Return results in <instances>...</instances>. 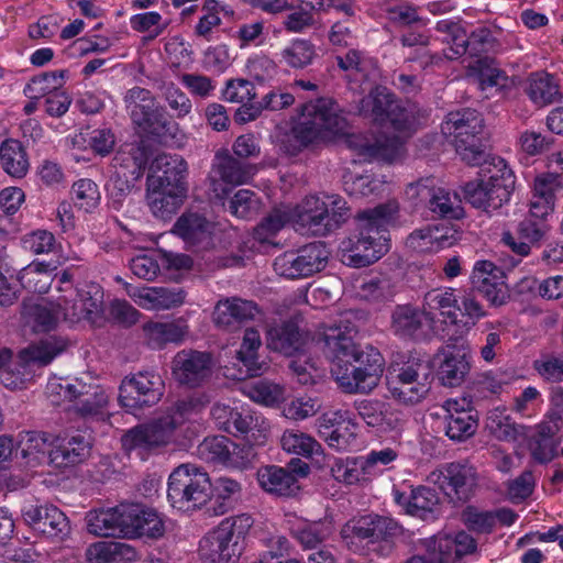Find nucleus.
Masks as SVG:
<instances>
[{
	"mask_svg": "<svg viewBox=\"0 0 563 563\" xmlns=\"http://www.w3.org/2000/svg\"><path fill=\"white\" fill-rule=\"evenodd\" d=\"M257 481L264 490L278 496H290L299 489L297 477L275 465L260 468Z\"/></svg>",
	"mask_w": 563,
	"mask_h": 563,
	"instance_id": "50",
	"label": "nucleus"
},
{
	"mask_svg": "<svg viewBox=\"0 0 563 563\" xmlns=\"http://www.w3.org/2000/svg\"><path fill=\"white\" fill-rule=\"evenodd\" d=\"M89 533L97 537H124V504L113 508L90 510L86 516Z\"/></svg>",
	"mask_w": 563,
	"mask_h": 563,
	"instance_id": "38",
	"label": "nucleus"
},
{
	"mask_svg": "<svg viewBox=\"0 0 563 563\" xmlns=\"http://www.w3.org/2000/svg\"><path fill=\"white\" fill-rule=\"evenodd\" d=\"M550 410L544 415L543 420L536 426L537 437L552 440V438L563 429V410L561 404L563 401V388L555 387L551 394Z\"/></svg>",
	"mask_w": 563,
	"mask_h": 563,
	"instance_id": "61",
	"label": "nucleus"
},
{
	"mask_svg": "<svg viewBox=\"0 0 563 563\" xmlns=\"http://www.w3.org/2000/svg\"><path fill=\"white\" fill-rule=\"evenodd\" d=\"M0 163L3 170L14 178H23L30 167L24 147L18 140L8 139L0 145Z\"/></svg>",
	"mask_w": 563,
	"mask_h": 563,
	"instance_id": "54",
	"label": "nucleus"
},
{
	"mask_svg": "<svg viewBox=\"0 0 563 563\" xmlns=\"http://www.w3.org/2000/svg\"><path fill=\"white\" fill-rule=\"evenodd\" d=\"M346 201L336 194L319 192L306 196L295 207L289 206L290 225L301 234L325 235L349 218Z\"/></svg>",
	"mask_w": 563,
	"mask_h": 563,
	"instance_id": "6",
	"label": "nucleus"
},
{
	"mask_svg": "<svg viewBox=\"0 0 563 563\" xmlns=\"http://www.w3.org/2000/svg\"><path fill=\"white\" fill-rule=\"evenodd\" d=\"M253 522L246 514L224 518L200 540V558L205 563H236L241 554L240 541Z\"/></svg>",
	"mask_w": 563,
	"mask_h": 563,
	"instance_id": "8",
	"label": "nucleus"
},
{
	"mask_svg": "<svg viewBox=\"0 0 563 563\" xmlns=\"http://www.w3.org/2000/svg\"><path fill=\"white\" fill-rule=\"evenodd\" d=\"M398 211V202L391 200L361 212L358 232L343 239L339 245L341 262L365 267L383 257L389 250L388 228L396 224Z\"/></svg>",
	"mask_w": 563,
	"mask_h": 563,
	"instance_id": "3",
	"label": "nucleus"
},
{
	"mask_svg": "<svg viewBox=\"0 0 563 563\" xmlns=\"http://www.w3.org/2000/svg\"><path fill=\"white\" fill-rule=\"evenodd\" d=\"M428 181L426 179L410 184L406 190L407 197L413 201H422L430 197L429 209L433 213L443 218L461 219L464 216V210L459 196L444 188L430 189Z\"/></svg>",
	"mask_w": 563,
	"mask_h": 563,
	"instance_id": "27",
	"label": "nucleus"
},
{
	"mask_svg": "<svg viewBox=\"0 0 563 563\" xmlns=\"http://www.w3.org/2000/svg\"><path fill=\"white\" fill-rule=\"evenodd\" d=\"M465 399H448L443 408L446 411V435L454 441H464L475 434L477 430L476 416L465 408Z\"/></svg>",
	"mask_w": 563,
	"mask_h": 563,
	"instance_id": "36",
	"label": "nucleus"
},
{
	"mask_svg": "<svg viewBox=\"0 0 563 563\" xmlns=\"http://www.w3.org/2000/svg\"><path fill=\"white\" fill-rule=\"evenodd\" d=\"M356 410L364 422L383 432L400 430L405 423V415L391 402L383 400H362Z\"/></svg>",
	"mask_w": 563,
	"mask_h": 563,
	"instance_id": "32",
	"label": "nucleus"
},
{
	"mask_svg": "<svg viewBox=\"0 0 563 563\" xmlns=\"http://www.w3.org/2000/svg\"><path fill=\"white\" fill-rule=\"evenodd\" d=\"M187 192L170 188H148L147 201L152 212L159 218H167L180 207Z\"/></svg>",
	"mask_w": 563,
	"mask_h": 563,
	"instance_id": "56",
	"label": "nucleus"
},
{
	"mask_svg": "<svg viewBox=\"0 0 563 563\" xmlns=\"http://www.w3.org/2000/svg\"><path fill=\"white\" fill-rule=\"evenodd\" d=\"M437 31L443 34L441 41L446 45L443 48L446 59H456L467 51L470 54L475 55L477 52L488 51L492 46L490 33L485 29L473 32L468 36L459 23L443 20L437 23Z\"/></svg>",
	"mask_w": 563,
	"mask_h": 563,
	"instance_id": "21",
	"label": "nucleus"
},
{
	"mask_svg": "<svg viewBox=\"0 0 563 563\" xmlns=\"http://www.w3.org/2000/svg\"><path fill=\"white\" fill-rule=\"evenodd\" d=\"M286 523L292 537L306 549L317 547L328 539L333 531L330 521L310 522L296 515H287Z\"/></svg>",
	"mask_w": 563,
	"mask_h": 563,
	"instance_id": "42",
	"label": "nucleus"
},
{
	"mask_svg": "<svg viewBox=\"0 0 563 563\" xmlns=\"http://www.w3.org/2000/svg\"><path fill=\"white\" fill-rule=\"evenodd\" d=\"M331 474L335 481L346 485L371 481L363 456L335 459L331 465Z\"/></svg>",
	"mask_w": 563,
	"mask_h": 563,
	"instance_id": "57",
	"label": "nucleus"
},
{
	"mask_svg": "<svg viewBox=\"0 0 563 563\" xmlns=\"http://www.w3.org/2000/svg\"><path fill=\"white\" fill-rule=\"evenodd\" d=\"M255 172L253 165L242 163L230 155L218 157L210 177L212 190L218 198H223L229 189L222 187L219 181L224 186L243 185L253 178Z\"/></svg>",
	"mask_w": 563,
	"mask_h": 563,
	"instance_id": "29",
	"label": "nucleus"
},
{
	"mask_svg": "<svg viewBox=\"0 0 563 563\" xmlns=\"http://www.w3.org/2000/svg\"><path fill=\"white\" fill-rule=\"evenodd\" d=\"M271 432L269 421L260 412L241 407L232 424V434L242 435L246 441L244 446L254 450L255 446H263L268 440Z\"/></svg>",
	"mask_w": 563,
	"mask_h": 563,
	"instance_id": "35",
	"label": "nucleus"
},
{
	"mask_svg": "<svg viewBox=\"0 0 563 563\" xmlns=\"http://www.w3.org/2000/svg\"><path fill=\"white\" fill-rule=\"evenodd\" d=\"M343 186L349 196L356 198L378 197L388 188L385 176L375 174H345L343 177Z\"/></svg>",
	"mask_w": 563,
	"mask_h": 563,
	"instance_id": "53",
	"label": "nucleus"
},
{
	"mask_svg": "<svg viewBox=\"0 0 563 563\" xmlns=\"http://www.w3.org/2000/svg\"><path fill=\"white\" fill-rule=\"evenodd\" d=\"M430 481L437 484L446 496L466 500L476 486V473L468 465L450 463L432 472Z\"/></svg>",
	"mask_w": 563,
	"mask_h": 563,
	"instance_id": "26",
	"label": "nucleus"
},
{
	"mask_svg": "<svg viewBox=\"0 0 563 563\" xmlns=\"http://www.w3.org/2000/svg\"><path fill=\"white\" fill-rule=\"evenodd\" d=\"M212 499L211 477L201 466L183 463L175 467L167 479V500L185 514L203 509Z\"/></svg>",
	"mask_w": 563,
	"mask_h": 563,
	"instance_id": "7",
	"label": "nucleus"
},
{
	"mask_svg": "<svg viewBox=\"0 0 563 563\" xmlns=\"http://www.w3.org/2000/svg\"><path fill=\"white\" fill-rule=\"evenodd\" d=\"M86 558L88 563H132L136 551L124 542L98 541L87 548Z\"/></svg>",
	"mask_w": 563,
	"mask_h": 563,
	"instance_id": "46",
	"label": "nucleus"
},
{
	"mask_svg": "<svg viewBox=\"0 0 563 563\" xmlns=\"http://www.w3.org/2000/svg\"><path fill=\"white\" fill-rule=\"evenodd\" d=\"M22 517L27 526L46 538L63 540L70 532L66 515L51 504L24 506Z\"/></svg>",
	"mask_w": 563,
	"mask_h": 563,
	"instance_id": "24",
	"label": "nucleus"
},
{
	"mask_svg": "<svg viewBox=\"0 0 563 563\" xmlns=\"http://www.w3.org/2000/svg\"><path fill=\"white\" fill-rule=\"evenodd\" d=\"M14 442L15 459L21 457V462L16 464L29 473L46 461V453L54 444V437L46 432L22 431Z\"/></svg>",
	"mask_w": 563,
	"mask_h": 563,
	"instance_id": "33",
	"label": "nucleus"
},
{
	"mask_svg": "<svg viewBox=\"0 0 563 563\" xmlns=\"http://www.w3.org/2000/svg\"><path fill=\"white\" fill-rule=\"evenodd\" d=\"M442 134L454 144L456 153L470 165L481 164L484 151L479 134L483 131V118L472 109L450 112L441 125Z\"/></svg>",
	"mask_w": 563,
	"mask_h": 563,
	"instance_id": "11",
	"label": "nucleus"
},
{
	"mask_svg": "<svg viewBox=\"0 0 563 563\" xmlns=\"http://www.w3.org/2000/svg\"><path fill=\"white\" fill-rule=\"evenodd\" d=\"M437 376L443 386H460L470 372L471 365L466 353L456 346L440 349L433 356Z\"/></svg>",
	"mask_w": 563,
	"mask_h": 563,
	"instance_id": "30",
	"label": "nucleus"
},
{
	"mask_svg": "<svg viewBox=\"0 0 563 563\" xmlns=\"http://www.w3.org/2000/svg\"><path fill=\"white\" fill-rule=\"evenodd\" d=\"M289 206L280 205L275 207L258 224L252 233V249L258 243V249L265 245H276L275 238L278 232L290 224Z\"/></svg>",
	"mask_w": 563,
	"mask_h": 563,
	"instance_id": "48",
	"label": "nucleus"
},
{
	"mask_svg": "<svg viewBox=\"0 0 563 563\" xmlns=\"http://www.w3.org/2000/svg\"><path fill=\"white\" fill-rule=\"evenodd\" d=\"M459 232L445 224H428L415 230L406 240V245L418 253L438 252L452 246Z\"/></svg>",
	"mask_w": 563,
	"mask_h": 563,
	"instance_id": "34",
	"label": "nucleus"
},
{
	"mask_svg": "<svg viewBox=\"0 0 563 563\" xmlns=\"http://www.w3.org/2000/svg\"><path fill=\"white\" fill-rule=\"evenodd\" d=\"M390 329L394 334L404 339L418 338L429 329L435 331L424 310L420 311L410 305H399L393 310Z\"/></svg>",
	"mask_w": 563,
	"mask_h": 563,
	"instance_id": "37",
	"label": "nucleus"
},
{
	"mask_svg": "<svg viewBox=\"0 0 563 563\" xmlns=\"http://www.w3.org/2000/svg\"><path fill=\"white\" fill-rule=\"evenodd\" d=\"M90 442L84 435H74L70 439L54 438L53 449L49 451V463L56 467H66L82 461L89 452Z\"/></svg>",
	"mask_w": 563,
	"mask_h": 563,
	"instance_id": "44",
	"label": "nucleus"
},
{
	"mask_svg": "<svg viewBox=\"0 0 563 563\" xmlns=\"http://www.w3.org/2000/svg\"><path fill=\"white\" fill-rule=\"evenodd\" d=\"M429 549L438 550L440 561L454 562L465 555L473 554L477 549L475 539L465 531H459L454 536L438 534L428 539Z\"/></svg>",
	"mask_w": 563,
	"mask_h": 563,
	"instance_id": "40",
	"label": "nucleus"
},
{
	"mask_svg": "<svg viewBox=\"0 0 563 563\" xmlns=\"http://www.w3.org/2000/svg\"><path fill=\"white\" fill-rule=\"evenodd\" d=\"M164 393V382L154 372H139L126 376L120 385L119 401L128 411L156 405Z\"/></svg>",
	"mask_w": 563,
	"mask_h": 563,
	"instance_id": "18",
	"label": "nucleus"
},
{
	"mask_svg": "<svg viewBox=\"0 0 563 563\" xmlns=\"http://www.w3.org/2000/svg\"><path fill=\"white\" fill-rule=\"evenodd\" d=\"M486 429L490 435L500 441L511 442L518 435L517 424L507 412V408L501 406L487 412Z\"/></svg>",
	"mask_w": 563,
	"mask_h": 563,
	"instance_id": "62",
	"label": "nucleus"
},
{
	"mask_svg": "<svg viewBox=\"0 0 563 563\" xmlns=\"http://www.w3.org/2000/svg\"><path fill=\"white\" fill-rule=\"evenodd\" d=\"M260 309L253 301L241 298L220 300L213 313V320L219 327L229 328L245 320L255 319Z\"/></svg>",
	"mask_w": 563,
	"mask_h": 563,
	"instance_id": "43",
	"label": "nucleus"
},
{
	"mask_svg": "<svg viewBox=\"0 0 563 563\" xmlns=\"http://www.w3.org/2000/svg\"><path fill=\"white\" fill-rule=\"evenodd\" d=\"M48 400L56 406L66 401H76L75 409L82 417H93L108 404V396L98 386H91L81 379L52 377L46 385Z\"/></svg>",
	"mask_w": 563,
	"mask_h": 563,
	"instance_id": "12",
	"label": "nucleus"
},
{
	"mask_svg": "<svg viewBox=\"0 0 563 563\" xmlns=\"http://www.w3.org/2000/svg\"><path fill=\"white\" fill-rule=\"evenodd\" d=\"M317 430L327 444L338 451L358 448V423L347 410L322 413L317 419Z\"/></svg>",
	"mask_w": 563,
	"mask_h": 563,
	"instance_id": "20",
	"label": "nucleus"
},
{
	"mask_svg": "<svg viewBox=\"0 0 563 563\" xmlns=\"http://www.w3.org/2000/svg\"><path fill=\"white\" fill-rule=\"evenodd\" d=\"M457 298L453 288L432 289L426 294L423 310L434 327V311H439L444 322L457 323Z\"/></svg>",
	"mask_w": 563,
	"mask_h": 563,
	"instance_id": "47",
	"label": "nucleus"
},
{
	"mask_svg": "<svg viewBox=\"0 0 563 563\" xmlns=\"http://www.w3.org/2000/svg\"><path fill=\"white\" fill-rule=\"evenodd\" d=\"M15 457V442L10 435H0V489L16 490L30 482L31 475L22 470L10 468Z\"/></svg>",
	"mask_w": 563,
	"mask_h": 563,
	"instance_id": "45",
	"label": "nucleus"
},
{
	"mask_svg": "<svg viewBox=\"0 0 563 563\" xmlns=\"http://www.w3.org/2000/svg\"><path fill=\"white\" fill-rule=\"evenodd\" d=\"M262 345L260 332L254 328H247L243 335L240 350L236 352L239 368L231 371L227 368L225 376L242 380L247 377L262 375L267 366L258 360V349Z\"/></svg>",
	"mask_w": 563,
	"mask_h": 563,
	"instance_id": "31",
	"label": "nucleus"
},
{
	"mask_svg": "<svg viewBox=\"0 0 563 563\" xmlns=\"http://www.w3.org/2000/svg\"><path fill=\"white\" fill-rule=\"evenodd\" d=\"M243 394L254 402L275 408L286 399V387L269 379H260L246 383L242 387Z\"/></svg>",
	"mask_w": 563,
	"mask_h": 563,
	"instance_id": "52",
	"label": "nucleus"
},
{
	"mask_svg": "<svg viewBox=\"0 0 563 563\" xmlns=\"http://www.w3.org/2000/svg\"><path fill=\"white\" fill-rule=\"evenodd\" d=\"M559 93L554 77L548 73H533L528 79L527 95L538 107L552 103Z\"/></svg>",
	"mask_w": 563,
	"mask_h": 563,
	"instance_id": "58",
	"label": "nucleus"
},
{
	"mask_svg": "<svg viewBox=\"0 0 563 563\" xmlns=\"http://www.w3.org/2000/svg\"><path fill=\"white\" fill-rule=\"evenodd\" d=\"M59 282L64 285L59 288L64 295L58 297V306L64 307V320L76 323L81 320L95 322L102 312L103 291L97 284H86L80 288H74L70 283V274L64 272Z\"/></svg>",
	"mask_w": 563,
	"mask_h": 563,
	"instance_id": "15",
	"label": "nucleus"
},
{
	"mask_svg": "<svg viewBox=\"0 0 563 563\" xmlns=\"http://www.w3.org/2000/svg\"><path fill=\"white\" fill-rule=\"evenodd\" d=\"M197 454L206 463L231 470L247 468L256 456L252 448L238 444L224 435L206 438L198 445Z\"/></svg>",
	"mask_w": 563,
	"mask_h": 563,
	"instance_id": "17",
	"label": "nucleus"
},
{
	"mask_svg": "<svg viewBox=\"0 0 563 563\" xmlns=\"http://www.w3.org/2000/svg\"><path fill=\"white\" fill-rule=\"evenodd\" d=\"M67 341L62 336H48L30 345L20 353V363L15 371H3L1 383L9 389H22L33 378V367L49 364L67 347Z\"/></svg>",
	"mask_w": 563,
	"mask_h": 563,
	"instance_id": "14",
	"label": "nucleus"
},
{
	"mask_svg": "<svg viewBox=\"0 0 563 563\" xmlns=\"http://www.w3.org/2000/svg\"><path fill=\"white\" fill-rule=\"evenodd\" d=\"M345 119L336 102L319 98L305 103L291 129L278 136L279 150L296 156L310 145L325 142L344 131Z\"/></svg>",
	"mask_w": 563,
	"mask_h": 563,
	"instance_id": "4",
	"label": "nucleus"
},
{
	"mask_svg": "<svg viewBox=\"0 0 563 563\" xmlns=\"http://www.w3.org/2000/svg\"><path fill=\"white\" fill-rule=\"evenodd\" d=\"M71 199L79 210L87 213L93 212L101 200L99 187L91 179H79L71 187Z\"/></svg>",
	"mask_w": 563,
	"mask_h": 563,
	"instance_id": "64",
	"label": "nucleus"
},
{
	"mask_svg": "<svg viewBox=\"0 0 563 563\" xmlns=\"http://www.w3.org/2000/svg\"><path fill=\"white\" fill-rule=\"evenodd\" d=\"M212 357L207 352L181 350L172 361L173 378L181 386H201L211 376Z\"/></svg>",
	"mask_w": 563,
	"mask_h": 563,
	"instance_id": "23",
	"label": "nucleus"
},
{
	"mask_svg": "<svg viewBox=\"0 0 563 563\" xmlns=\"http://www.w3.org/2000/svg\"><path fill=\"white\" fill-rule=\"evenodd\" d=\"M64 307L41 299L38 301L27 300L23 302V318L25 323L34 332H46L56 328L60 319H64Z\"/></svg>",
	"mask_w": 563,
	"mask_h": 563,
	"instance_id": "39",
	"label": "nucleus"
},
{
	"mask_svg": "<svg viewBox=\"0 0 563 563\" xmlns=\"http://www.w3.org/2000/svg\"><path fill=\"white\" fill-rule=\"evenodd\" d=\"M471 71L486 97L494 96L495 92L508 86V76L488 58L477 59L471 66Z\"/></svg>",
	"mask_w": 563,
	"mask_h": 563,
	"instance_id": "51",
	"label": "nucleus"
},
{
	"mask_svg": "<svg viewBox=\"0 0 563 563\" xmlns=\"http://www.w3.org/2000/svg\"><path fill=\"white\" fill-rule=\"evenodd\" d=\"M280 445L285 452L303 457H311L322 451L320 443L313 437L296 429L284 431Z\"/></svg>",
	"mask_w": 563,
	"mask_h": 563,
	"instance_id": "59",
	"label": "nucleus"
},
{
	"mask_svg": "<svg viewBox=\"0 0 563 563\" xmlns=\"http://www.w3.org/2000/svg\"><path fill=\"white\" fill-rule=\"evenodd\" d=\"M472 284L492 306L498 307L509 300V289L504 271L490 261H478L472 272Z\"/></svg>",
	"mask_w": 563,
	"mask_h": 563,
	"instance_id": "25",
	"label": "nucleus"
},
{
	"mask_svg": "<svg viewBox=\"0 0 563 563\" xmlns=\"http://www.w3.org/2000/svg\"><path fill=\"white\" fill-rule=\"evenodd\" d=\"M357 312L347 310L323 328L324 352L330 361V373L345 394H368L379 383L383 358L373 346L354 341L358 327Z\"/></svg>",
	"mask_w": 563,
	"mask_h": 563,
	"instance_id": "2",
	"label": "nucleus"
},
{
	"mask_svg": "<svg viewBox=\"0 0 563 563\" xmlns=\"http://www.w3.org/2000/svg\"><path fill=\"white\" fill-rule=\"evenodd\" d=\"M316 56L314 45L305 38H295L280 52V62L290 68L301 69L310 65Z\"/></svg>",
	"mask_w": 563,
	"mask_h": 563,
	"instance_id": "63",
	"label": "nucleus"
},
{
	"mask_svg": "<svg viewBox=\"0 0 563 563\" xmlns=\"http://www.w3.org/2000/svg\"><path fill=\"white\" fill-rule=\"evenodd\" d=\"M207 402L208 399L205 396H195L178 401L172 416L128 431L122 438L123 448L129 452H135L140 459L145 460L155 450L174 443L176 427L184 419L197 413Z\"/></svg>",
	"mask_w": 563,
	"mask_h": 563,
	"instance_id": "5",
	"label": "nucleus"
},
{
	"mask_svg": "<svg viewBox=\"0 0 563 563\" xmlns=\"http://www.w3.org/2000/svg\"><path fill=\"white\" fill-rule=\"evenodd\" d=\"M360 112L385 129L379 134H353L349 147L358 162L398 161L404 153V136L421 123L420 110L413 103L402 106L385 87L374 88L361 100Z\"/></svg>",
	"mask_w": 563,
	"mask_h": 563,
	"instance_id": "1",
	"label": "nucleus"
},
{
	"mask_svg": "<svg viewBox=\"0 0 563 563\" xmlns=\"http://www.w3.org/2000/svg\"><path fill=\"white\" fill-rule=\"evenodd\" d=\"M329 254L322 242L310 243L277 256L274 261V271L288 279L306 278L325 267Z\"/></svg>",
	"mask_w": 563,
	"mask_h": 563,
	"instance_id": "16",
	"label": "nucleus"
},
{
	"mask_svg": "<svg viewBox=\"0 0 563 563\" xmlns=\"http://www.w3.org/2000/svg\"><path fill=\"white\" fill-rule=\"evenodd\" d=\"M124 102L132 121L144 131L162 139H175L179 129L177 123L168 121L165 111L155 104L150 90L133 87L126 91Z\"/></svg>",
	"mask_w": 563,
	"mask_h": 563,
	"instance_id": "13",
	"label": "nucleus"
},
{
	"mask_svg": "<svg viewBox=\"0 0 563 563\" xmlns=\"http://www.w3.org/2000/svg\"><path fill=\"white\" fill-rule=\"evenodd\" d=\"M66 78V70L42 73L30 79L24 88V93L32 100L46 98L51 93L62 90Z\"/></svg>",
	"mask_w": 563,
	"mask_h": 563,
	"instance_id": "55",
	"label": "nucleus"
},
{
	"mask_svg": "<svg viewBox=\"0 0 563 563\" xmlns=\"http://www.w3.org/2000/svg\"><path fill=\"white\" fill-rule=\"evenodd\" d=\"M224 228L214 223L198 211L181 214L173 227V233L179 236L188 249L200 251L213 247L218 233Z\"/></svg>",
	"mask_w": 563,
	"mask_h": 563,
	"instance_id": "22",
	"label": "nucleus"
},
{
	"mask_svg": "<svg viewBox=\"0 0 563 563\" xmlns=\"http://www.w3.org/2000/svg\"><path fill=\"white\" fill-rule=\"evenodd\" d=\"M115 178L107 184V190L112 199L113 207L119 209L122 199L128 195L131 183L137 180L147 164L146 152L140 146H130L128 151H120L115 157Z\"/></svg>",
	"mask_w": 563,
	"mask_h": 563,
	"instance_id": "19",
	"label": "nucleus"
},
{
	"mask_svg": "<svg viewBox=\"0 0 563 563\" xmlns=\"http://www.w3.org/2000/svg\"><path fill=\"white\" fill-rule=\"evenodd\" d=\"M308 340V335L301 333L294 322L273 327L267 332V347L289 357L303 351Z\"/></svg>",
	"mask_w": 563,
	"mask_h": 563,
	"instance_id": "41",
	"label": "nucleus"
},
{
	"mask_svg": "<svg viewBox=\"0 0 563 563\" xmlns=\"http://www.w3.org/2000/svg\"><path fill=\"white\" fill-rule=\"evenodd\" d=\"M386 378L390 396L407 406L421 402L428 396L433 380L429 361L420 357L391 364Z\"/></svg>",
	"mask_w": 563,
	"mask_h": 563,
	"instance_id": "9",
	"label": "nucleus"
},
{
	"mask_svg": "<svg viewBox=\"0 0 563 563\" xmlns=\"http://www.w3.org/2000/svg\"><path fill=\"white\" fill-rule=\"evenodd\" d=\"M188 166L186 161L177 154H159L151 164L148 188H170L187 192L186 176Z\"/></svg>",
	"mask_w": 563,
	"mask_h": 563,
	"instance_id": "28",
	"label": "nucleus"
},
{
	"mask_svg": "<svg viewBox=\"0 0 563 563\" xmlns=\"http://www.w3.org/2000/svg\"><path fill=\"white\" fill-rule=\"evenodd\" d=\"M18 279L30 291L45 292L52 283V269L45 262L33 261L19 272Z\"/></svg>",
	"mask_w": 563,
	"mask_h": 563,
	"instance_id": "60",
	"label": "nucleus"
},
{
	"mask_svg": "<svg viewBox=\"0 0 563 563\" xmlns=\"http://www.w3.org/2000/svg\"><path fill=\"white\" fill-rule=\"evenodd\" d=\"M146 344L152 349H162L168 343H180L188 333L181 321L147 322L143 325Z\"/></svg>",
	"mask_w": 563,
	"mask_h": 563,
	"instance_id": "49",
	"label": "nucleus"
},
{
	"mask_svg": "<svg viewBox=\"0 0 563 563\" xmlns=\"http://www.w3.org/2000/svg\"><path fill=\"white\" fill-rule=\"evenodd\" d=\"M482 173L488 175V178L467 183L464 187L465 198L477 209L497 210L510 199L515 185L514 173L500 157H494L492 163L482 168Z\"/></svg>",
	"mask_w": 563,
	"mask_h": 563,
	"instance_id": "10",
	"label": "nucleus"
}]
</instances>
